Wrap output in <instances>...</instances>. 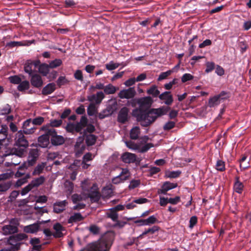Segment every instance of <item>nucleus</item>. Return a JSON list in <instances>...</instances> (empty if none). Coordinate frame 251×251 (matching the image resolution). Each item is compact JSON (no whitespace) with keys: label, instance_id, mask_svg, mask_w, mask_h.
<instances>
[{"label":"nucleus","instance_id":"18","mask_svg":"<svg viewBox=\"0 0 251 251\" xmlns=\"http://www.w3.org/2000/svg\"><path fill=\"white\" fill-rule=\"evenodd\" d=\"M159 98L161 100H164V103L168 105H171L173 101L172 95H171V92L169 91H166L159 95Z\"/></svg>","mask_w":251,"mask_h":251},{"label":"nucleus","instance_id":"51","mask_svg":"<svg viewBox=\"0 0 251 251\" xmlns=\"http://www.w3.org/2000/svg\"><path fill=\"white\" fill-rule=\"evenodd\" d=\"M32 121L33 126H35V125H41L44 122V118L42 117H38L32 120Z\"/></svg>","mask_w":251,"mask_h":251},{"label":"nucleus","instance_id":"37","mask_svg":"<svg viewBox=\"0 0 251 251\" xmlns=\"http://www.w3.org/2000/svg\"><path fill=\"white\" fill-rule=\"evenodd\" d=\"M8 127L7 126H2L0 129V143L3 140H5L7 136Z\"/></svg>","mask_w":251,"mask_h":251},{"label":"nucleus","instance_id":"12","mask_svg":"<svg viewBox=\"0 0 251 251\" xmlns=\"http://www.w3.org/2000/svg\"><path fill=\"white\" fill-rule=\"evenodd\" d=\"M38 156L39 153L37 149L31 150L29 151L27 160L28 162V165L33 166L35 164Z\"/></svg>","mask_w":251,"mask_h":251},{"label":"nucleus","instance_id":"45","mask_svg":"<svg viewBox=\"0 0 251 251\" xmlns=\"http://www.w3.org/2000/svg\"><path fill=\"white\" fill-rule=\"evenodd\" d=\"M62 63V61L60 59H55L51 61L49 63V66L50 68H55L60 66Z\"/></svg>","mask_w":251,"mask_h":251},{"label":"nucleus","instance_id":"34","mask_svg":"<svg viewBox=\"0 0 251 251\" xmlns=\"http://www.w3.org/2000/svg\"><path fill=\"white\" fill-rule=\"evenodd\" d=\"M64 185L67 195H70L73 190V183L70 181L67 180L65 182Z\"/></svg>","mask_w":251,"mask_h":251},{"label":"nucleus","instance_id":"42","mask_svg":"<svg viewBox=\"0 0 251 251\" xmlns=\"http://www.w3.org/2000/svg\"><path fill=\"white\" fill-rule=\"evenodd\" d=\"M107 214L108 217L111 219L113 221L116 222L117 221L118 214L113 208L110 209V211Z\"/></svg>","mask_w":251,"mask_h":251},{"label":"nucleus","instance_id":"50","mask_svg":"<svg viewBox=\"0 0 251 251\" xmlns=\"http://www.w3.org/2000/svg\"><path fill=\"white\" fill-rule=\"evenodd\" d=\"M62 123V121L61 120H53L51 121L50 125H48L50 128H53V127H58Z\"/></svg>","mask_w":251,"mask_h":251},{"label":"nucleus","instance_id":"63","mask_svg":"<svg viewBox=\"0 0 251 251\" xmlns=\"http://www.w3.org/2000/svg\"><path fill=\"white\" fill-rule=\"evenodd\" d=\"M33 188L29 183L28 185L25 187L21 191V194L22 196L26 195L29 191H30Z\"/></svg>","mask_w":251,"mask_h":251},{"label":"nucleus","instance_id":"47","mask_svg":"<svg viewBox=\"0 0 251 251\" xmlns=\"http://www.w3.org/2000/svg\"><path fill=\"white\" fill-rule=\"evenodd\" d=\"M141 183L140 180L139 179L132 180L128 186V188L130 190L133 189L138 187Z\"/></svg>","mask_w":251,"mask_h":251},{"label":"nucleus","instance_id":"49","mask_svg":"<svg viewBox=\"0 0 251 251\" xmlns=\"http://www.w3.org/2000/svg\"><path fill=\"white\" fill-rule=\"evenodd\" d=\"M216 169L220 171H223L225 170V162L221 160H218L216 164Z\"/></svg>","mask_w":251,"mask_h":251},{"label":"nucleus","instance_id":"27","mask_svg":"<svg viewBox=\"0 0 251 251\" xmlns=\"http://www.w3.org/2000/svg\"><path fill=\"white\" fill-rule=\"evenodd\" d=\"M45 181V177L44 176H40L39 177L33 179L30 183L33 188L37 187L43 184Z\"/></svg>","mask_w":251,"mask_h":251},{"label":"nucleus","instance_id":"29","mask_svg":"<svg viewBox=\"0 0 251 251\" xmlns=\"http://www.w3.org/2000/svg\"><path fill=\"white\" fill-rule=\"evenodd\" d=\"M34 69L32 61L28 60L25 62L24 66V70L26 73L28 74L29 75H31Z\"/></svg>","mask_w":251,"mask_h":251},{"label":"nucleus","instance_id":"31","mask_svg":"<svg viewBox=\"0 0 251 251\" xmlns=\"http://www.w3.org/2000/svg\"><path fill=\"white\" fill-rule=\"evenodd\" d=\"M118 88L113 86L111 84H109L106 85L104 88V92L107 95L113 94L118 90Z\"/></svg>","mask_w":251,"mask_h":251},{"label":"nucleus","instance_id":"22","mask_svg":"<svg viewBox=\"0 0 251 251\" xmlns=\"http://www.w3.org/2000/svg\"><path fill=\"white\" fill-rule=\"evenodd\" d=\"M47 165L46 162L39 163L34 168L32 173V176H39L43 172V171Z\"/></svg>","mask_w":251,"mask_h":251},{"label":"nucleus","instance_id":"16","mask_svg":"<svg viewBox=\"0 0 251 251\" xmlns=\"http://www.w3.org/2000/svg\"><path fill=\"white\" fill-rule=\"evenodd\" d=\"M30 82L31 85L36 88H40L43 84L42 77L38 74H34L31 75Z\"/></svg>","mask_w":251,"mask_h":251},{"label":"nucleus","instance_id":"17","mask_svg":"<svg viewBox=\"0 0 251 251\" xmlns=\"http://www.w3.org/2000/svg\"><path fill=\"white\" fill-rule=\"evenodd\" d=\"M68 202L66 200L57 201L53 204V212L56 213H60L65 210V207Z\"/></svg>","mask_w":251,"mask_h":251},{"label":"nucleus","instance_id":"9","mask_svg":"<svg viewBox=\"0 0 251 251\" xmlns=\"http://www.w3.org/2000/svg\"><path fill=\"white\" fill-rule=\"evenodd\" d=\"M227 93L225 92H221L219 95L211 98L209 100V105L210 107H214L220 104L221 100L226 99L227 97H224L226 95Z\"/></svg>","mask_w":251,"mask_h":251},{"label":"nucleus","instance_id":"26","mask_svg":"<svg viewBox=\"0 0 251 251\" xmlns=\"http://www.w3.org/2000/svg\"><path fill=\"white\" fill-rule=\"evenodd\" d=\"M53 229L55 230V232L53 234L54 237L59 238L63 236L62 231L63 230V227L61 224L59 223L55 224L53 226Z\"/></svg>","mask_w":251,"mask_h":251},{"label":"nucleus","instance_id":"8","mask_svg":"<svg viewBox=\"0 0 251 251\" xmlns=\"http://www.w3.org/2000/svg\"><path fill=\"white\" fill-rule=\"evenodd\" d=\"M45 132V134L38 137V145L42 148H46L50 144V137L47 130H42Z\"/></svg>","mask_w":251,"mask_h":251},{"label":"nucleus","instance_id":"6","mask_svg":"<svg viewBox=\"0 0 251 251\" xmlns=\"http://www.w3.org/2000/svg\"><path fill=\"white\" fill-rule=\"evenodd\" d=\"M136 94L134 87H130L127 89L121 90L118 94V96L121 99H129L133 98Z\"/></svg>","mask_w":251,"mask_h":251},{"label":"nucleus","instance_id":"5","mask_svg":"<svg viewBox=\"0 0 251 251\" xmlns=\"http://www.w3.org/2000/svg\"><path fill=\"white\" fill-rule=\"evenodd\" d=\"M130 176V173L126 168L122 169V172L120 175L112 179V182L114 184H119L123 182L125 180L128 179Z\"/></svg>","mask_w":251,"mask_h":251},{"label":"nucleus","instance_id":"28","mask_svg":"<svg viewBox=\"0 0 251 251\" xmlns=\"http://www.w3.org/2000/svg\"><path fill=\"white\" fill-rule=\"evenodd\" d=\"M83 220V217L79 213H76L72 215L68 219V222L70 224L76 223Z\"/></svg>","mask_w":251,"mask_h":251},{"label":"nucleus","instance_id":"41","mask_svg":"<svg viewBox=\"0 0 251 251\" xmlns=\"http://www.w3.org/2000/svg\"><path fill=\"white\" fill-rule=\"evenodd\" d=\"M97 108L94 103H91L87 108V113L89 116H93L97 113Z\"/></svg>","mask_w":251,"mask_h":251},{"label":"nucleus","instance_id":"54","mask_svg":"<svg viewBox=\"0 0 251 251\" xmlns=\"http://www.w3.org/2000/svg\"><path fill=\"white\" fill-rule=\"evenodd\" d=\"M9 79L10 82L15 84H19L22 81L21 78L17 75L10 76Z\"/></svg>","mask_w":251,"mask_h":251},{"label":"nucleus","instance_id":"58","mask_svg":"<svg viewBox=\"0 0 251 251\" xmlns=\"http://www.w3.org/2000/svg\"><path fill=\"white\" fill-rule=\"evenodd\" d=\"M171 73L172 71L171 70L161 73L158 78V80L160 81L166 78L168 76H169L171 74Z\"/></svg>","mask_w":251,"mask_h":251},{"label":"nucleus","instance_id":"30","mask_svg":"<svg viewBox=\"0 0 251 251\" xmlns=\"http://www.w3.org/2000/svg\"><path fill=\"white\" fill-rule=\"evenodd\" d=\"M29 81L27 80L21 81L17 87V89L19 91L24 92L28 90L29 88Z\"/></svg>","mask_w":251,"mask_h":251},{"label":"nucleus","instance_id":"15","mask_svg":"<svg viewBox=\"0 0 251 251\" xmlns=\"http://www.w3.org/2000/svg\"><path fill=\"white\" fill-rule=\"evenodd\" d=\"M129 110L126 107L122 108L119 111L118 121L121 123H125L128 119Z\"/></svg>","mask_w":251,"mask_h":251},{"label":"nucleus","instance_id":"38","mask_svg":"<svg viewBox=\"0 0 251 251\" xmlns=\"http://www.w3.org/2000/svg\"><path fill=\"white\" fill-rule=\"evenodd\" d=\"M40 243V239L37 238H32L30 240V243L33 245V249L34 250H39L41 246L39 245Z\"/></svg>","mask_w":251,"mask_h":251},{"label":"nucleus","instance_id":"14","mask_svg":"<svg viewBox=\"0 0 251 251\" xmlns=\"http://www.w3.org/2000/svg\"><path fill=\"white\" fill-rule=\"evenodd\" d=\"M104 98V95L101 91L97 92L96 94L92 95L88 97V100L96 104H100Z\"/></svg>","mask_w":251,"mask_h":251},{"label":"nucleus","instance_id":"43","mask_svg":"<svg viewBox=\"0 0 251 251\" xmlns=\"http://www.w3.org/2000/svg\"><path fill=\"white\" fill-rule=\"evenodd\" d=\"M126 144L128 148L132 150L137 151L138 152L139 151L140 146L135 144L133 142L126 141Z\"/></svg>","mask_w":251,"mask_h":251},{"label":"nucleus","instance_id":"39","mask_svg":"<svg viewBox=\"0 0 251 251\" xmlns=\"http://www.w3.org/2000/svg\"><path fill=\"white\" fill-rule=\"evenodd\" d=\"M159 227L156 226H152L151 228H149L147 230H145L142 234H141L139 237H142L144 235H145L148 233H151V234L154 233L156 231H157L159 230Z\"/></svg>","mask_w":251,"mask_h":251},{"label":"nucleus","instance_id":"21","mask_svg":"<svg viewBox=\"0 0 251 251\" xmlns=\"http://www.w3.org/2000/svg\"><path fill=\"white\" fill-rule=\"evenodd\" d=\"M55 89L56 86L54 83H49L43 88L42 94L44 95L50 94L55 91Z\"/></svg>","mask_w":251,"mask_h":251},{"label":"nucleus","instance_id":"3","mask_svg":"<svg viewBox=\"0 0 251 251\" xmlns=\"http://www.w3.org/2000/svg\"><path fill=\"white\" fill-rule=\"evenodd\" d=\"M22 130L19 131L15 135L14 152L20 156H23L26 151V149L28 147V141L26 139Z\"/></svg>","mask_w":251,"mask_h":251},{"label":"nucleus","instance_id":"11","mask_svg":"<svg viewBox=\"0 0 251 251\" xmlns=\"http://www.w3.org/2000/svg\"><path fill=\"white\" fill-rule=\"evenodd\" d=\"M91 248L94 251H109V247L107 243L103 241L91 245Z\"/></svg>","mask_w":251,"mask_h":251},{"label":"nucleus","instance_id":"23","mask_svg":"<svg viewBox=\"0 0 251 251\" xmlns=\"http://www.w3.org/2000/svg\"><path fill=\"white\" fill-rule=\"evenodd\" d=\"M39 227L40 225L38 223H35L25 226L24 230L26 233H34L39 230Z\"/></svg>","mask_w":251,"mask_h":251},{"label":"nucleus","instance_id":"56","mask_svg":"<svg viewBox=\"0 0 251 251\" xmlns=\"http://www.w3.org/2000/svg\"><path fill=\"white\" fill-rule=\"evenodd\" d=\"M194 76L190 74H185L181 77V81L183 83L186 82L187 81L193 79Z\"/></svg>","mask_w":251,"mask_h":251},{"label":"nucleus","instance_id":"1","mask_svg":"<svg viewBox=\"0 0 251 251\" xmlns=\"http://www.w3.org/2000/svg\"><path fill=\"white\" fill-rule=\"evenodd\" d=\"M152 99L150 97H146L140 99L138 101L139 109L133 110L132 115L136 118L141 126H147L153 123L158 117L165 115L167 113L164 107L156 109H151L148 112L143 110L150 107L152 103Z\"/></svg>","mask_w":251,"mask_h":251},{"label":"nucleus","instance_id":"62","mask_svg":"<svg viewBox=\"0 0 251 251\" xmlns=\"http://www.w3.org/2000/svg\"><path fill=\"white\" fill-rule=\"evenodd\" d=\"M157 221L156 217L152 215L149 217L148 219H146L147 225H150L155 223Z\"/></svg>","mask_w":251,"mask_h":251},{"label":"nucleus","instance_id":"13","mask_svg":"<svg viewBox=\"0 0 251 251\" xmlns=\"http://www.w3.org/2000/svg\"><path fill=\"white\" fill-rule=\"evenodd\" d=\"M176 187V183L165 182L162 186L161 189L158 190V194H166L169 190L175 188Z\"/></svg>","mask_w":251,"mask_h":251},{"label":"nucleus","instance_id":"2","mask_svg":"<svg viewBox=\"0 0 251 251\" xmlns=\"http://www.w3.org/2000/svg\"><path fill=\"white\" fill-rule=\"evenodd\" d=\"M81 187L84 195L90 198L92 201L96 202L99 201L100 194L96 184H92L90 180L85 179L81 182Z\"/></svg>","mask_w":251,"mask_h":251},{"label":"nucleus","instance_id":"64","mask_svg":"<svg viewBox=\"0 0 251 251\" xmlns=\"http://www.w3.org/2000/svg\"><path fill=\"white\" fill-rule=\"evenodd\" d=\"M83 139L80 137L77 139L76 144L75 145V148L76 150L79 148H80L82 149V150H83L85 149L84 146L83 144H82V142L83 141Z\"/></svg>","mask_w":251,"mask_h":251},{"label":"nucleus","instance_id":"25","mask_svg":"<svg viewBox=\"0 0 251 251\" xmlns=\"http://www.w3.org/2000/svg\"><path fill=\"white\" fill-rule=\"evenodd\" d=\"M18 228L9 225H5L2 227V231L5 235L11 234L17 232Z\"/></svg>","mask_w":251,"mask_h":251},{"label":"nucleus","instance_id":"48","mask_svg":"<svg viewBox=\"0 0 251 251\" xmlns=\"http://www.w3.org/2000/svg\"><path fill=\"white\" fill-rule=\"evenodd\" d=\"M74 77L77 80L82 82L84 80L82 72L80 70H77L74 74Z\"/></svg>","mask_w":251,"mask_h":251},{"label":"nucleus","instance_id":"44","mask_svg":"<svg viewBox=\"0 0 251 251\" xmlns=\"http://www.w3.org/2000/svg\"><path fill=\"white\" fill-rule=\"evenodd\" d=\"M181 172L176 171H168L166 173V176L169 178H176L179 176Z\"/></svg>","mask_w":251,"mask_h":251},{"label":"nucleus","instance_id":"19","mask_svg":"<svg viewBox=\"0 0 251 251\" xmlns=\"http://www.w3.org/2000/svg\"><path fill=\"white\" fill-rule=\"evenodd\" d=\"M122 160L126 163H131L134 162L136 160V155L135 154L125 152L122 155Z\"/></svg>","mask_w":251,"mask_h":251},{"label":"nucleus","instance_id":"7","mask_svg":"<svg viewBox=\"0 0 251 251\" xmlns=\"http://www.w3.org/2000/svg\"><path fill=\"white\" fill-rule=\"evenodd\" d=\"M22 131L25 134H31L33 133L36 127L32 125V121L31 119L25 121L23 125Z\"/></svg>","mask_w":251,"mask_h":251},{"label":"nucleus","instance_id":"60","mask_svg":"<svg viewBox=\"0 0 251 251\" xmlns=\"http://www.w3.org/2000/svg\"><path fill=\"white\" fill-rule=\"evenodd\" d=\"M56 82L58 86H61L67 83L68 82V80L65 76H61L58 78Z\"/></svg>","mask_w":251,"mask_h":251},{"label":"nucleus","instance_id":"20","mask_svg":"<svg viewBox=\"0 0 251 251\" xmlns=\"http://www.w3.org/2000/svg\"><path fill=\"white\" fill-rule=\"evenodd\" d=\"M33 41H24L21 42L11 41L6 44V46L13 48L16 46H28L30 45Z\"/></svg>","mask_w":251,"mask_h":251},{"label":"nucleus","instance_id":"32","mask_svg":"<svg viewBox=\"0 0 251 251\" xmlns=\"http://www.w3.org/2000/svg\"><path fill=\"white\" fill-rule=\"evenodd\" d=\"M140 133V128L138 126L133 127L130 132V137L132 139H137Z\"/></svg>","mask_w":251,"mask_h":251},{"label":"nucleus","instance_id":"24","mask_svg":"<svg viewBox=\"0 0 251 251\" xmlns=\"http://www.w3.org/2000/svg\"><path fill=\"white\" fill-rule=\"evenodd\" d=\"M243 184L239 181V177H236L233 186V190L234 192L238 194H241L243 191Z\"/></svg>","mask_w":251,"mask_h":251},{"label":"nucleus","instance_id":"46","mask_svg":"<svg viewBox=\"0 0 251 251\" xmlns=\"http://www.w3.org/2000/svg\"><path fill=\"white\" fill-rule=\"evenodd\" d=\"M119 66V64L117 63H114L111 61L109 63L105 65V67L107 70L109 71H112L116 69Z\"/></svg>","mask_w":251,"mask_h":251},{"label":"nucleus","instance_id":"57","mask_svg":"<svg viewBox=\"0 0 251 251\" xmlns=\"http://www.w3.org/2000/svg\"><path fill=\"white\" fill-rule=\"evenodd\" d=\"M175 123L173 121H169L163 126V129L165 130H168L172 129L175 126Z\"/></svg>","mask_w":251,"mask_h":251},{"label":"nucleus","instance_id":"59","mask_svg":"<svg viewBox=\"0 0 251 251\" xmlns=\"http://www.w3.org/2000/svg\"><path fill=\"white\" fill-rule=\"evenodd\" d=\"M153 147L151 143H148L143 146L142 147H140L139 152H144L148 151L150 148Z\"/></svg>","mask_w":251,"mask_h":251},{"label":"nucleus","instance_id":"55","mask_svg":"<svg viewBox=\"0 0 251 251\" xmlns=\"http://www.w3.org/2000/svg\"><path fill=\"white\" fill-rule=\"evenodd\" d=\"M111 114V112L109 110L106 109L103 110L99 114V117L100 119L105 118Z\"/></svg>","mask_w":251,"mask_h":251},{"label":"nucleus","instance_id":"40","mask_svg":"<svg viewBox=\"0 0 251 251\" xmlns=\"http://www.w3.org/2000/svg\"><path fill=\"white\" fill-rule=\"evenodd\" d=\"M11 111V108L10 105L6 104L0 108V115H6L9 114Z\"/></svg>","mask_w":251,"mask_h":251},{"label":"nucleus","instance_id":"35","mask_svg":"<svg viewBox=\"0 0 251 251\" xmlns=\"http://www.w3.org/2000/svg\"><path fill=\"white\" fill-rule=\"evenodd\" d=\"M49 65L47 64H42L39 66V71L44 76H46L49 72Z\"/></svg>","mask_w":251,"mask_h":251},{"label":"nucleus","instance_id":"52","mask_svg":"<svg viewBox=\"0 0 251 251\" xmlns=\"http://www.w3.org/2000/svg\"><path fill=\"white\" fill-rule=\"evenodd\" d=\"M11 186V183L7 182L0 184V192H5L8 190Z\"/></svg>","mask_w":251,"mask_h":251},{"label":"nucleus","instance_id":"36","mask_svg":"<svg viewBox=\"0 0 251 251\" xmlns=\"http://www.w3.org/2000/svg\"><path fill=\"white\" fill-rule=\"evenodd\" d=\"M97 137L94 135L90 134L86 136V143L88 146L94 145L96 141Z\"/></svg>","mask_w":251,"mask_h":251},{"label":"nucleus","instance_id":"10","mask_svg":"<svg viewBox=\"0 0 251 251\" xmlns=\"http://www.w3.org/2000/svg\"><path fill=\"white\" fill-rule=\"evenodd\" d=\"M10 154H11L12 156L11 163L15 166L19 165L21 162V161L20 160V158L23 156L18 155V154L14 152V150H9L5 151V152L2 154V156H6Z\"/></svg>","mask_w":251,"mask_h":251},{"label":"nucleus","instance_id":"4","mask_svg":"<svg viewBox=\"0 0 251 251\" xmlns=\"http://www.w3.org/2000/svg\"><path fill=\"white\" fill-rule=\"evenodd\" d=\"M41 130H47L48 133L50 135L51 143L56 146L60 145L64 143L65 140L63 136L57 135L55 130L50 128L49 126H44L42 127Z\"/></svg>","mask_w":251,"mask_h":251},{"label":"nucleus","instance_id":"61","mask_svg":"<svg viewBox=\"0 0 251 251\" xmlns=\"http://www.w3.org/2000/svg\"><path fill=\"white\" fill-rule=\"evenodd\" d=\"M198 222V218L196 216L191 217L189 221V227L192 228L196 225Z\"/></svg>","mask_w":251,"mask_h":251},{"label":"nucleus","instance_id":"33","mask_svg":"<svg viewBox=\"0 0 251 251\" xmlns=\"http://www.w3.org/2000/svg\"><path fill=\"white\" fill-rule=\"evenodd\" d=\"M149 95H152L153 97H157L159 96L160 91L158 90L156 85H152L150 89L147 91Z\"/></svg>","mask_w":251,"mask_h":251},{"label":"nucleus","instance_id":"53","mask_svg":"<svg viewBox=\"0 0 251 251\" xmlns=\"http://www.w3.org/2000/svg\"><path fill=\"white\" fill-rule=\"evenodd\" d=\"M206 68L205 69V72L208 73L211 72L215 68V63L213 62H207L206 63Z\"/></svg>","mask_w":251,"mask_h":251}]
</instances>
